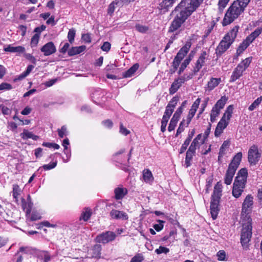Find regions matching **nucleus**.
Here are the masks:
<instances>
[{
    "label": "nucleus",
    "mask_w": 262,
    "mask_h": 262,
    "mask_svg": "<svg viewBox=\"0 0 262 262\" xmlns=\"http://www.w3.org/2000/svg\"><path fill=\"white\" fill-rule=\"evenodd\" d=\"M253 204V198L251 194H248L245 198L242 205V217L246 215L249 216V213L251 211Z\"/></svg>",
    "instance_id": "9d476101"
},
{
    "label": "nucleus",
    "mask_w": 262,
    "mask_h": 262,
    "mask_svg": "<svg viewBox=\"0 0 262 262\" xmlns=\"http://www.w3.org/2000/svg\"><path fill=\"white\" fill-rule=\"evenodd\" d=\"M191 45V44L190 41L187 42L185 45L177 53L172 62V66L175 70L177 69L181 62V61L184 58V56L188 53Z\"/></svg>",
    "instance_id": "1a4fd4ad"
},
{
    "label": "nucleus",
    "mask_w": 262,
    "mask_h": 262,
    "mask_svg": "<svg viewBox=\"0 0 262 262\" xmlns=\"http://www.w3.org/2000/svg\"><path fill=\"white\" fill-rule=\"evenodd\" d=\"M262 102V96L257 98L249 106L248 110L250 111H253L256 109Z\"/></svg>",
    "instance_id": "4c0bfd02"
},
{
    "label": "nucleus",
    "mask_w": 262,
    "mask_h": 262,
    "mask_svg": "<svg viewBox=\"0 0 262 262\" xmlns=\"http://www.w3.org/2000/svg\"><path fill=\"white\" fill-rule=\"evenodd\" d=\"M191 45V44L190 41L187 42L185 45L177 53L172 62V66L175 70L177 69L181 62V61L184 58V56L188 53Z\"/></svg>",
    "instance_id": "6e6552de"
},
{
    "label": "nucleus",
    "mask_w": 262,
    "mask_h": 262,
    "mask_svg": "<svg viewBox=\"0 0 262 262\" xmlns=\"http://www.w3.org/2000/svg\"><path fill=\"white\" fill-rule=\"evenodd\" d=\"M191 77L192 75L191 74L184 75L183 76L175 79L172 83L171 87L169 88V94H174L180 88L182 83H183L185 81L189 80Z\"/></svg>",
    "instance_id": "9b49d317"
},
{
    "label": "nucleus",
    "mask_w": 262,
    "mask_h": 262,
    "mask_svg": "<svg viewBox=\"0 0 262 262\" xmlns=\"http://www.w3.org/2000/svg\"><path fill=\"white\" fill-rule=\"evenodd\" d=\"M221 110L215 107L214 106L212 107V109L210 114V121L213 122L216 120V118L220 113Z\"/></svg>",
    "instance_id": "58836bf2"
},
{
    "label": "nucleus",
    "mask_w": 262,
    "mask_h": 262,
    "mask_svg": "<svg viewBox=\"0 0 262 262\" xmlns=\"http://www.w3.org/2000/svg\"><path fill=\"white\" fill-rule=\"evenodd\" d=\"M116 235L115 233L108 231L98 235L96 237V240L98 243L105 244L113 241Z\"/></svg>",
    "instance_id": "ddd939ff"
},
{
    "label": "nucleus",
    "mask_w": 262,
    "mask_h": 262,
    "mask_svg": "<svg viewBox=\"0 0 262 262\" xmlns=\"http://www.w3.org/2000/svg\"><path fill=\"white\" fill-rule=\"evenodd\" d=\"M169 250L168 248L163 247V246H160L158 249H157L155 250V252L157 254H160L161 253H165L166 254L168 252H169Z\"/></svg>",
    "instance_id": "8fccbe9b"
},
{
    "label": "nucleus",
    "mask_w": 262,
    "mask_h": 262,
    "mask_svg": "<svg viewBox=\"0 0 262 262\" xmlns=\"http://www.w3.org/2000/svg\"><path fill=\"white\" fill-rule=\"evenodd\" d=\"M251 43L250 42H249L248 40L246 38L239 46L238 48L237 49L236 53L238 55H240L241 53L243 52L245 50L247 49V48L250 45Z\"/></svg>",
    "instance_id": "f704fd0d"
},
{
    "label": "nucleus",
    "mask_w": 262,
    "mask_h": 262,
    "mask_svg": "<svg viewBox=\"0 0 262 262\" xmlns=\"http://www.w3.org/2000/svg\"><path fill=\"white\" fill-rule=\"evenodd\" d=\"M59 136L62 138L66 135L67 133V128L65 126H62L60 129L58 130Z\"/></svg>",
    "instance_id": "13d9d810"
},
{
    "label": "nucleus",
    "mask_w": 262,
    "mask_h": 262,
    "mask_svg": "<svg viewBox=\"0 0 262 262\" xmlns=\"http://www.w3.org/2000/svg\"><path fill=\"white\" fill-rule=\"evenodd\" d=\"M207 58V54L205 51H203L200 55L199 59H198L195 66L194 68V71L198 72L200 69L204 65L205 60Z\"/></svg>",
    "instance_id": "aec40b11"
},
{
    "label": "nucleus",
    "mask_w": 262,
    "mask_h": 262,
    "mask_svg": "<svg viewBox=\"0 0 262 262\" xmlns=\"http://www.w3.org/2000/svg\"><path fill=\"white\" fill-rule=\"evenodd\" d=\"M250 0L234 1L227 9L222 21L223 26L228 25L237 19L245 11Z\"/></svg>",
    "instance_id": "f257e3e1"
},
{
    "label": "nucleus",
    "mask_w": 262,
    "mask_h": 262,
    "mask_svg": "<svg viewBox=\"0 0 262 262\" xmlns=\"http://www.w3.org/2000/svg\"><path fill=\"white\" fill-rule=\"evenodd\" d=\"M179 1V0H164L160 4V9L163 10L164 12L167 11L174 3Z\"/></svg>",
    "instance_id": "4be33fe9"
},
{
    "label": "nucleus",
    "mask_w": 262,
    "mask_h": 262,
    "mask_svg": "<svg viewBox=\"0 0 262 262\" xmlns=\"http://www.w3.org/2000/svg\"><path fill=\"white\" fill-rule=\"evenodd\" d=\"M204 0H182L179 4L176 7L174 11H178L179 9L184 8L183 11L190 15L196 10L203 3Z\"/></svg>",
    "instance_id": "423d86ee"
},
{
    "label": "nucleus",
    "mask_w": 262,
    "mask_h": 262,
    "mask_svg": "<svg viewBox=\"0 0 262 262\" xmlns=\"http://www.w3.org/2000/svg\"><path fill=\"white\" fill-rule=\"evenodd\" d=\"M219 200L220 199L215 198H212L211 199L210 203V213L213 220L216 219L218 214Z\"/></svg>",
    "instance_id": "2eb2a0df"
},
{
    "label": "nucleus",
    "mask_w": 262,
    "mask_h": 262,
    "mask_svg": "<svg viewBox=\"0 0 262 262\" xmlns=\"http://www.w3.org/2000/svg\"><path fill=\"white\" fill-rule=\"evenodd\" d=\"M201 99L198 98L194 102L193 104L191 106V108L189 111L188 115L186 118V124L187 126L190 123L191 121L192 118L193 117L194 115L195 114V112L200 104Z\"/></svg>",
    "instance_id": "4468645a"
},
{
    "label": "nucleus",
    "mask_w": 262,
    "mask_h": 262,
    "mask_svg": "<svg viewBox=\"0 0 262 262\" xmlns=\"http://www.w3.org/2000/svg\"><path fill=\"white\" fill-rule=\"evenodd\" d=\"M242 158V152H238L233 158L232 161L229 165L230 168L236 170Z\"/></svg>",
    "instance_id": "5701e85b"
},
{
    "label": "nucleus",
    "mask_w": 262,
    "mask_h": 262,
    "mask_svg": "<svg viewBox=\"0 0 262 262\" xmlns=\"http://www.w3.org/2000/svg\"><path fill=\"white\" fill-rule=\"evenodd\" d=\"M57 165V162H54L49 164L43 165L42 167L45 170H48L55 168Z\"/></svg>",
    "instance_id": "6e6d98bb"
},
{
    "label": "nucleus",
    "mask_w": 262,
    "mask_h": 262,
    "mask_svg": "<svg viewBox=\"0 0 262 262\" xmlns=\"http://www.w3.org/2000/svg\"><path fill=\"white\" fill-rule=\"evenodd\" d=\"M261 156L257 146L252 145L248 151V161L251 164L255 165L259 161Z\"/></svg>",
    "instance_id": "f8f14e48"
},
{
    "label": "nucleus",
    "mask_w": 262,
    "mask_h": 262,
    "mask_svg": "<svg viewBox=\"0 0 262 262\" xmlns=\"http://www.w3.org/2000/svg\"><path fill=\"white\" fill-rule=\"evenodd\" d=\"M139 67V66L138 64L136 63L134 64L130 69L123 73V77L127 78L132 76L135 72L138 69Z\"/></svg>",
    "instance_id": "2f4dec72"
},
{
    "label": "nucleus",
    "mask_w": 262,
    "mask_h": 262,
    "mask_svg": "<svg viewBox=\"0 0 262 262\" xmlns=\"http://www.w3.org/2000/svg\"><path fill=\"white\" fill-rule=\"evenodd\" d=\"M39 39V35L38 34H35L33 36L31 40V47H34L37 46L38 43Z\"/></svg>",
    "instance_id": "de8ad7c7"
},
{
    "label": "nucleus",
    "mask_w": 262,
    "mask_h": 262,
    "mask_svg": "<svg viewBox=\"0 0 262 262\" xmlns=\"http://www.w3.org/2000/svg\"><path fill=\"white\" fill-rule=\"evenodd\" d=\"M110 215L112 218L116 220H127L128 219L126 213L115 209L110 212Z\"/></svg>",
    "instance_id": "f3484780"
},
{
    "label": "nucleus",
    "mask_w": 262,
    "mask_h": 262,
    "mask_svg": "<svg viewBox=\"0 0 262 262\" xmlns=\"http://www.w3.org/2000/svg\"><path fill=\"white\" fill-rule=\"evenodd\" d=\"M12 89V86L8 83L6 82L2 83L0 84V90H10Z\"/></svg>",
    "instance_id": "603ef678"
},
{
    "label": "nucleus",
    "mask_w": 262,
    "mask_h": 262,
    "mask_svg": "<svg viewBox=\"0 0 262 262\" xmlns=\"http://www.w3.org/2000/svg\"><path fill=\"white\" fill-rule=\"evenodd\" d=\"M262 32V28H257L254 32L251 33L246 39L249 42L252 43L253 40L258 37Z\"/></svg>",
    "instance_id": "7c9ffc66"
},
{
    "label": "nucleus",
    "mask_w": 262,
    "mask_h": 262,
    "mask_svg": "<svg viewBox=\"0 0 262 262\" xmlns=\"http://www.w3.org/2000/svg\"><path fill=\"white\" fill-rule=\"evenodd\" d=\"M190 16L187 13L181 10L180 12L177 15L174 20L172 21L169 28V31L173 32L180 28L181 25L185 21L187 18Z\"/></svg>",
    "instance_id": "0eeeda50"
},
{
    "label": "nucleus",
    "mask_w": 262,
    "mask_h": 262,
    "mask_svg": "<svg viewBox=\"0 0 262 262\" xmlns=\"http://www.w3.org/2000/svg\"><path fill=\"white\" fill-rule=\"evenodd\" d=\"M119 132L121 134L124 136H126L130 133V131L124 127L122 124H120Z\"/></svg>",
    "instance_id": "052dcab7"
},
{
    "label": "nucleus",
    "mask_w": 262,
    "mask_h": 262,
    "mask_svg": "<svg viewBox=\"0 0 262 262\" xmlns=\"http://www.w3.org/2000/svg\"><path fill=\"white\" fill-rule=\"evenodd\" d=\"M221 82V79L220 78H211L208 82L207 86L205 87V92H210L216 88Z\"/></svg>",
    "instance_id": "a211bd4d"
},
{
    "label": "nucleus",
    "mask_w": 262,
    "mask_h": 262,
    "mask_svg": "<svg viewBox=\"0 0 262 262\" xmlns=\"http://www.w3.org/2000/svg\"><path fill=\"white\" fill-rule=\"evenodd\" d=\"M229 143L228 141H225L224 142L220 149L218 157L219 160H220V159L224 155L226 150L229 147Z\"/></svg>",
    "instance_id": "e433bc0d"
},
{
    "label": "nucleus",
    "mask_w": 262,
    "mask_h": 262,
    "mask_svg": "<svg viewBox=\"0 0 262 262\" xmlns=\"http://www.w3.org/2000/svg\"><path fill=\"white\" fill-rule=\"evenodd\" d=\"M143 259L142 256L140 254H138L132 258L130 262H141Z\"/></svg>",
    "instance_id": "680f3d73"
},
{
    "label": "nucleus",
    "mask_w": 262,
    "mask_h": 262,
    "mask_svg": "<svg viewBox=\"0 0 262 262\" xmlns=\"http://www.w3.org/2000/svg\"><path fill=\"white\" fill-rule=\"evenodd\" d=\"M238 29V26H235L224 36L216 49L217 55H221L229 49L237 36Z\"/></svg>",
    "instance_id": "20e7f679"
},
{
    "label": "nucleus",
    "mask_w": 262,
    "mask_h": 262,
    "mask_svg": "<svg viewBox=\"0 0 262 262\" xmlns=\"http://www.w3.org/2000/svg\"><path fill=\"white\" fill-rule=\"evenodd\" d=\"M179 99L177 97H174L168 103V105L166 107L165 111L169 112L170 113L172 114L173 112L174 107L176 106Z\"/></svg>",
    "instance_id": "bb28decb"
},
{
    "label": "nucleus",
    "mask_w": 262,
    "mask_h": 262,
    "mask_svg": "<svg viewBox=\"0 0 262 262\" xmlns=\"http://www.w3.org/2000/svg\"><path fill=\"white\" fill-rule=\"evenodd\" d=\"M92 212L91 210L90 209H86L82 213L80 219H82L84 221H86L90 218Z\"/></svg>",
    "instance_id": "c03bdc74"
},
{
    "label": "nucleus",
    "mask_w": 262,
    "mask_h": 262,
    "mask_svg": "<svg viewBox=\"0 0 262 262\" xmlns=\"http://www.w3.org/2000/svg\"><path fill=\"white\" fill-rule=\"evenodd\" d=\"M21 190L19 186L17 184L13 185V196L16 201H17L18 196L20 195Z\"/></svg>",
    "instance_id": "ea45409f"
},
{
    "label": "nucleus",
    "mask_w": 262,
    "mask_h": 262,
    "mask_svg": "<svg viewBox=\"0 0 262 262\" xmlns=\"http://www.w3.org/2000/svg\"><path fill=\"white\" fill-rule=\"evenodd\" d=\"M93 251H95L93 256L96 257H99L100 256L101 247L99 245H96L94 246Z\"/></svg>",
    "instance_id": "864d4df0"
},
{
    "label": "nucleus",
    "mask_w": 262,
    "mask_h": 262,
    "mask_svg": "<svg viewBox=\"0 0 262 262\" xmlns=\"http://www.w3.org/2000/svg\"><path fill=\"white\" fill-rule=\"evenodd\" d=\"M222 185L217 183L214 186L213 193L212 195V198L220 199L222 192Z\"/></svg>",
    "instance_id": "72a5a7b5"
},
{
    "label": "nucleus",
    "mask_w": 262,
    "mask_h": 262,
    "mask_svg": "<svg viewBox=\"0 0 262 262\" xmlns=\"http://www.w3.org/2000/svg\"><path fill=\"white\" fill-rule=\"evenodd\" d=\"M230 0H219L218 2L219 9L220 11H223L226 7Z\"/></svg>",
    "instance_id": "09e8293b"
},
{
    "label": "nucleus",
    "mask_w": 262,
    "mask_h": 262,
    "mask_svg": "<svg viewBox=\"0 0 262 262\" xmlns=\"http://www.w3.org/2000/svg\"><path fill=\"white\" fill-rule=\"evenodd\" d=\"M227 100L228 98L225 96H223L221 97V98L216 102L214 106L221 110L224 108Z\"/></svg>",
    "instance_id": "c9c22d12"
},
{
    "label": "nucleus",
    "mask_w": 262,
    "mask_h": 262,
    "mask_svg": "<svg viewBox=\"0 0 262 262\" xmlns=\"http://www.w3.org/2000/svg\"><path fill=\"white\" fill-rule=\"evenodd\" d=\"M136 29L139 32L142 33H146L149 29L148 27L140 24H137L135 26Z\"/></svg>",
    "instance_id": "a18cd8bd"
},
{
    "label": "nucleus",
    "mask_w": 262,
    "mask_h": 262,
    "mask_svg": "<svg viewBox=\"0 0 262 262\" xmlns=\"http://www.w3.org/2000/svg\"><path fill=\"white\" fill-rule=\"evenodd\" d=\"M248 176L247 170L242 168L237 173L233 185L232 195L235 198H238L244 191L247 183Z\"/></svg>",
    "instance_id": "f03ea898"
},
{
    "label": "nucleus",
    "mask_w": 262,
    "mask_h": 262,
    "mask_svg": "<svg viewBox=\"0 0 262 262\" xmlns=\"http://www.w3.org/2000/svg\"><path fill=\"white\" fill-rule=\"evenodd\" d=\"M236 170L234 168L228 167V168L226 171L224 182L227 185L231 184L233 178L235 174V172Z\"/></svg>",
    "instance_id": "412c9836"
},
{
    "label": "nucleus",
    "mask_w": 262,
    "mask_h": 262,
    "mask_svg": "<svg viewBox=\"0 0 262 262\" xmlns=\"http://www.w3.org/2000/svg\"><path fill=\"white\" fill-rule=\"evenodd\" d=\"M32 111V108L29 106H26L21 112L23 115H27L29 114Z\"/></svg>",
    "instance_id": "774afa93"
},
{
    "label": "nucleus",
    "mask_w": 262,
    "mask_h": 262,
    "mask_svg": "<svg viewBox=\"0 0 262 262\" xmlns=\"http://www.w3.org/2000/svg\"><path fill=\"white\" fill-rule=\"evenodd\" d=\"M40 50L43 53L45 56H49L56 52L55 46L52 42L47 43Z\"/></svg>",
    "instance_id": "dca6fc26"
},
{
    "label": "nucleus",
    "mask_w": 262,
    "mask_h": 262,
    "mask_svg": "<svg viewBox=\"0 0 262 262\" xmlns=\"http://www.w3.org/2000/svg\"><path fill=\"white\" fill-rule=\"evenodd\" d=\"M85 49V46H81L79 47H72L69 51L68 55L69 56H74L82 52Z\"/></svg>",
    "instance_id": "cd10ccee"
},
{
    "label": "nucleus",
    "mask_w": 262,
    "mask_h": 262,
    "mask_svg": "<svg viewBox=\"0 0 262 262\" xmlns=\"http://www.w3.org/2000/svg\"><path fill=\"white\" fill-rule=\"evenodd\" d=\"M251 62V58L248 57L244 60H243L241 62H240L238 66H241V68H242L243 70L244 71L249 67L250 63Z\"/></svg>",
    "instance_id": "37998d69"
},
{
    "label": "nucleus",
    "mask_w": 262,
    "mask_h": 262,
    "mask_svg": "<svg viewBox=\"0 0 262 262\" xmlns=\"http://www.w3.org/2000/svg\"><path fill=\"white\" fill-rule=\"evenodd\" d=\"M20 136L24 140L32 139L34 140H37L39 138L37 136L34 135L32 133L26 129H24L23 132L20 134Z\"/></svg>",
    "instance_id": "c85d7f7f"
},
{
    "label": "nucleus",
    "mask_w": 262,
    "mask_h": 262,
    "mask_svg": "<svg viewBox=\"0 0 262 262\" xmlns=\"http://www.w3.org/2000/svg\"><path fill=\"white\" fill-rule=\"evenodd\" d=\"M158 222H159V224H155L154 226V229L157 231H160L163 228V223H164V221L161 220H159Z\"/></svg>",
    "instance_id": "bf43d9fd"
},
{
    "label": "nucleus",
    "mask_w": 262,
    "mask_h": 262,
    "mask_svg": "<svg viewBox=\"0 0 262 262\" xmlns=\"http://www.w3.org/2000/svg\"><path fill=\"white\" fill-rule=\"evenodd\" d=\"M114 193L115 194V198L117 200H120L127 193V190L125 188L117 187L115 189Z\"/></svg>",
    "instance_id": "393cba45"
},
{
    "label": "nucleus",
    "mask_w": 262,
    "mask_h": 262,
    "mask_svg": "<svg viewBox=\"0 0 262 262\" xmlns=\"http://www.w3.org/2000/svg\"><path fill=\"white\" fill-rule=\"evenodd\" d=\"M233 106L230 105L228 106L225 113L224 114L221 120L218 123L214 135L216 137H218L222 133L223 130L227 127L229 124V121L232 117L233 114Z\"/></svg>",
    "instance_id": "39448f33"
},
{
    "label": "nucleus",
    "mask_w": 262,
    "mask_h": 262,
    "mask_svg": "<svg viewBox=\"0 0 262 262\" xmlns=\"http://www.w3.org/2000/svg\"><path fill=\"white\" fill-rule=\"evenodd\" d=\"M41 219L40 215L37 213H33L31 214V216L30 218L31 221H34L40 220Z\"/></svg>",
    "instance_id": "69168bd1"
},
{
    "label": "nucleus",
    "mask_w": 262,
    "mask_h": 262,
    "mask_svg": "<svg viewBox=\"0 0 262 262\" xmlns=\"http://www.w3.org/2000/svg\"><path fill=\"white\" fill-rule=\"evenodd\" d=\"M243 228L241 234V242L244 249L248 248V244L252 237V219L246 215L242 219Z\"/></svg>",
    "instance_id": "7ed1b4c3"
},
{
    "label": "nucleus",
    "mask_w": 262,
    "mask_h": 262,
    "mask_svg": "<svg viewBox=\"0 0 262 262\" xmlns=\"http://www.w3.org/2000/svg\"><path fill=\"white\" fill-rule=\"evenodd\" d=\"M217 259L219 260H224L226 258V253L224 250H220L217 253Z\"/></svg>",
    "instance_id": "4d7b16f0"
},
{
    "label": "nucleus",
    "mask_w": 262,
    "mask_h": 262,
    "mask_svg": "<svg viewBox=\"0 0 262 262\" xmlns=\"http://www.w3.org/2000/svg\"><path fill=\"white\" fill-rule=\"evenodd\" d=\"M190 142V141H189V139L185 140V141H184V143L182 144V145L180 149V154H182L186 150V149H187Z\"/></svg>",
    "instance_id": "5fc2aeb1"
},
{
    "label": "nucleus",
    "mask_w": 262,
    "mask_h": 262,
    "mask_svg": "<svg viewBox=\"0 0 262 262\" xmlns=\"http://www.w3.org/2000/svg\"><path fill=\"white\" fill-rule=\"evenodd\" d=\"M38 257L39 259L43 260L44 262H48L51 259L50 254L46 251L40 252L38 254Z\"/></svg>",
    "instance_id": "a19ab883"
},
{
    "label": "nucleus",
    "mask_w": 262,
    "mask_h": 262,
    "mask_svg": "<svg viewBox=\"0 0 262 262\" xmlns=\"http://www.w3.org/2000/svg\"><path fill=\"white\" fill-rule=\"evenodd\" d=\"M171 114L169 112L165 111L161 121V130L162 132L164 133L166 130L167 122Z\"/></svg>",
    "instance_id": "b1692460"
},
{
    "label": "nucleus",
    "mask_w": 262,
    "mask_h": 262,
    "mask_svg": "<svg viewBox=\"0 0 262 262\" xmlns=\"http://www.w3.org/2000/svg\"><path fill=\"white\" fill-rule=\"evenodd\" d=\"M5 52H9L11 53H24L25 51V49L22 46L13 47L11 45H8L6 48L4 49Z\"/></svg>",
    "instance_id": "a878e982"
},
{
    "label": "nucleus",
    "mask_w": 262,
    "mask_h": 262,
    "mask_svg": "<svg viewBox=\"0 0 262 262\" xmlns=\"http://www.w3.org/2000/svg\"><path fill=\"white\" fill-rule=\"evenodd\" d=\"M143 178L144 181L146 183L151 182L154 180V177L151 172L148 169H146L143 171Z\"/></svg>",
    "instance_id": "473e14b6"
},
{
    "label": "nucleus",
    "mask_w": 262,
    "mask_h": 262,
    "mask_svg": "<svg viewBox=\"0 0 262 262\" xmlns=\"http://www.w3.org/2000/svg\"><path fill=\"white\" fill-rule=\"evenodd\" d=\"M115 8L116 6L115 5V3H111L108 6V13L110 14L113 13L114 12Z\"/></svg>",
    "instance_id": "338daca9"
},
{
    "label": "nucleus",
    "mask_w": 262,
    "mask_h": 262,
    "mask_svg": "<svg viewBox=\"0 0 262 262\" xmlns=\"http://www.w3.org/2000/svg\"><path fill=\"white\" fill-rule=\"evenodd\" d=\"M245 71L243 70L241 66H238L234 69L230 77V81L234 82L239 79Z\"/></svg>",
    "instance_id": "6ab92c4d"
},
{
    "label": "nucleus",
    "mask_w": 262,
    "mask_h": 262,
    "mask_svg": "<svg viewBox=\"0 0 262 262\" xmlns=\"http://www.w3.org/2000/svg\"><path fill=\"white\" fill-rule=\"evenodd\" d=\"M204 142L205 138H203L202 135L200 134L197 135L191 144L196 148H198L201 145L204 144Z\"/></svg>",
    "instance_id": "c756f323"
},
{
    "label": "nucleus",
    "mask_w": 262,
    "mask_h": 262,
    "mask_svg": "<svg viewBox=\"0 0 262 262\" xmlns=\"http://www.w3.org/2000/svg\"><path fill=\"white\" fill-rule=\"evenodd\" d=\"M0 110H1L2 113L5 115H8L10 112L9 108L2 105H0Z\"/></svg>",
    "instance_id": "0e129e2a"
},
{
    "label": "nucleus",
    "mask_w": 262,
    "mask_h": 262,
    "mask_svg": "<svg viewBox=\"0 0 262 262\" xmlns=\"http://www.w3.org/2000/svg\"><path fill=\"white\" fill-rule=\"evenodd\" d=\"M195 154L187 150L186 152V155L185 158V164L186 167H189L191 165V161L193 157Z\"/></svg>",
    "instance_id": "79ce46f5"
},
{
    "label": "nucleus",
    "mask_w": 262,
    "mask_h": 262,
    "mask_svg": "<svg viewBox=\"0 0 262 262\" xmlns=\"http://www.w3.org/2000/svg\"><path fill=\"white\" fill-rule=\"evenodd\" d=\"M190 63V59H186L184 62L181 64L179 70V74H181L185 70V69L186 68L187 65L189 64Z\"/></svg>",
    "instance_id": "3c124183"
},
{
    "label": "nucleus",
    "mask_w": 262,
    "mask_h": 262,
    "mask_svg": "<svg viewBox=\"0 0 262 262\" xmlns=\"http://www.w3.org/2000/svg\"><path fill=\"white\" fill-rule=\"evenodd\" d=\"M101 48L103 51L107 52L111 48V44L108 42H104Z\"/></svg>",
    "instance_id": "e2e57ef3"
},
{
    "label": "nucleus",
    "mask_w": 262,
    "mask_h": 262,
    "mask_svg": "<svg viewBox=\"0 0 262 262\" xmlns=\"http://www.w3.org/2000/svg\"><path fill=\"white\" fill-rule=\"evenodd\" d=\"M75 36V30L74 29H71L69 30L68 34V38L69 42L72 43L73 42L74 40V38Z\"/></svg>",
    "instance_id": "49530a36"
}]
</instances>
